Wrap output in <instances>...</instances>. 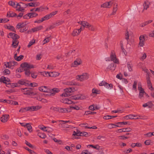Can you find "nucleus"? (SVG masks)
<instances>
[{"label": "nucleus", "mask_w": 154, "mask_h": 154, "mask_svg": "<svg viewBox=\"0 0 154 154\" xmlns=\"http://www.w3.org/2000/svg\"><path fill=\"white\" fill-rule=\"evenodd\" d=\"M38 90L41 91L50 93V96H53L55 93H57L59 91L58 88H54L51 89L48 88L46 86H43L39 87Z\"/></svg>", "instance_id": "obj_1"}, {"label": "nucleus", "mask_w": 154, "mask_h": 154, "mask_svg": "<svg viewBox=\"0 0 154 154\" xmlns=\"http://www.w3.org/2000/svg\"><path fill=\"white\" fill-rule=\"evenodd\" d=\"M21 67L25 71V75L27 76H29L30 74V69L34 68V66L30 63L25 62L22 63L21 65Z\"/></svg>", "instance_id": "obj_2"}, {"label": "nucleus", "mask_w": 154, "mask_h": 154, "mask_svg": "<svg viewBox=\"0 0 154 154\" xmlns=\"http://www.w3.org/2000/svg\"><path fill=\"white\" fill-rule=\"evenodd\" d=\"M16 29H19V31L21 32H23L26 31L28 29V27L25 23H19L16 26Z\"/></svg>", "instance_id": "obj_3"}, {"label": "nucleus", "mask_w": 154, "mask_h": 154, "mask_svg": "<svg viewBox=\"0 0 154 154\" xmlns=\"http://www.w3.org/2000/svg\"><path fill=\"white\" fill-rule=\"evenodd\" d=\"M20 89L21 92H22L24 95L32 96L36 94L33 91V89L30 88H21Z\"/></svg>", "instance_id": "obj_4"}, {"label": "nucleus", "mask_w": 154, "mask_h": 154, "mask_svg": "<svg viewBox=\"0 0 154 154\" xmlns=\"http://www.w3.org/2000/svg\"><path fill=\"white\" fill-rule=\"evenodd\" d=\"M74 88H69L64 89V92L63 93L61 96L63 97H68L71 95L70 93L74 91Z\"/></svg>", "instance_id": "obj_5"}, {"label": "nucleus", "mask_w": 154, "mask_h": 154, "mask_svg": "<svg viewBox=\"0 0 154 154\" xmlns=\"http://www.w3.org/2000/svg\"><path fill=\"white\" fill-rule=\"evenodd\" d=\"M89 75L87 73H85L82 75H78L76 76V79L78 81L81 82L89 78Z\"/></svg>", "instance_id": "obj_6"}, {"label": "nucleus", "mask_w": 154, "mask_h": 154, "mask_svg": "<svg viewBox=\"0 0 154 154\" xmlns=\"http://www.w3.org/2000/svg\"><path fill=\"white\" fill-rule=\"evenodd\" d=\"M111 60L113 61L114 63L117 64H119V61L116 58V55L114 51H111L110 55Z\"/></svg>", "instance_id": "obj_7"}, {"label": "nucleus", "mask_w": 154, "mask_h": 154, "mask_svg": "<svg viewBox=\"0 0 154 154\" xmlns=\"http://www.w3.org/2000/svg\"><path fill=\"white\" fill-rule=\"evenodd\" d=\"M146 36V35L145 34L142 35L140 36L139 45L140 47H143L144 45Z\"/></svg>", "instance_id": "obj_8"}, {"label": "nucleus", "mask_w": 154, "mask_h": 154, "mask_svg": "<svg viewBox=\"0 0 154 154\" xmlns=\"http://www.w3.org/2000/svg\"><path fill=\"white\" fill-rule=\"evenodd\" d=\"M82 61L80 59H77L75 60L74 61L73 63L71 64V66L73 67H76L79 65L82 64Z\"/></svg>", "instance_id": "obj_9"}, {"label": "nucleus", "mask_w": 154, "mask_h": 154, "mask_svg": "<svg viewBox=\"0 0 154 154\" xmlns=\"http://www.w3.org/2000/svg\"><path fill=\"white\" fill-rule=\"evenodd\" d=\"M82 30H83L82 27L81 26L80 29L74 30L72 32V35L73 36H77L79 35Z\"/></svg>", "instance_id": "obj_10"}, {"label": "nucleus", "mask_w": 154, "mask_h": 154, "mask_svg": "<svg viewBox=\"0 0 154 154\" xmlns=\"http://www.w3.org/2000/svg\"><path fill=\"white\" fill-rule=\"evenodd\" d=\"M8 38H11L13 40H17L19 38V36L17 35L14 33L10 32L8 36Z\"/></svg>", "instance_id": "obj_11"}, {"label": "nucleus", "mask_w": 154, "mask_h": 154, "mask_svg": "<svg viewBox=\"0 0 154 154\" xmlns=\"http://www.w3.org/2000/svg\"><path fill=\"white\" fill-rule=\"evenodd\" d=\"M116 65V64L114 63H112L109 64L107 68V71L111 70L112 72H113L115 69Z\"/></svg>", "instance_id": "obj_12"}, {"label": "nucleus", "mask_w": 154, "mask_h": 154, "mask_svg": "<svg viewBox=\"0 0 154 154\" xmlns=\"http://www.w3.org/2000/svg\"><path fill=\"white\" fill-rule=\"evenodd\" d=\"M112 4V2L111 1L106 2L102 4L101 5V7L103 8H110L111 7Z\"/></svg>", "instance_id": "obj_13"}, {"label": "nucleus", "mask_w": 154, "mask_h": 154, "mask_svg": "<svg viewBox=\"0 0 154 154\" xmlns=\"http://www.w3.org/2000/svg\"><path fill=\"white\" fill-rule=\"evenodd\" d=\"M9 118V115L5 114L3 115L1 118V121L2 122H6L8 119Z\"/></svg>", "instance_id": "obj_14"}, {"label": "nucleus", "mask_w": 154, "mask_h": 154, "mask_svg": "<svg viewBox=\"0 0 154 154\" xmlns=\"http://www.w3.org/2000/svg\"><path fill=\"white\" fill-rule=\"evenodd\" d=\"M131 129L129 128H123L117 130L116 131V132L121 133L122 132H130L131 131Z\"/></svg>", "instance_id": "obj_15"}, {"label": "nucleus", "mask_w": 154, "mask_h": 154, "mask_svg": "<svg viewBox=\"0 0 154 154\" xmlns=\"http://www.w3.org/2000/svg\"><path fill=\"white\" fill-rule=\"evenodd\" d=\"M18 83L21 85H29V83L28 82V81L23 79H21L19 80L18 82Z\"/></svg>", "instance_id": "obj_16"}, {"label": "nucleus", "mask_w": 154, "mask_h": 154, "mask_svg": "<svg viewBox=\"0 0 154 154\" xmlns=\"http://www.w3.org/2000/svg\"><path fill=\"white\" fill-rule=\"evenodd\" d=\"M150 5V2L147 1H145L143 4V10L142 12L145 9L147 10L148 8L149 7V5Z\"/></svg>", "instance_id": "obj_17"}, {"label": "nucleus", "mask_w": 154, "mask_h": 154, "mask_svg": "<svg viewBox=\"0 0 154 154\" xmlns=\"http://www.w3.org/2000/svg\"><path fill=\"white\" fill-rule=\"evenodd\" d=\"M61 102L67 104H71L73 102L71 100L68 98H64L61 100Z\"/></svg>", "instance_id": "obj_18"}, {"label": "nucleus", "mask_w": 154, "mask_h": 154, "mask_svg": "<svg viewBox=\"0 0 154 154\" xmlns=\"http://www.w3.org/2000/svg\"><path fill=\"white\" fill-rule=\"evenodd\" d=\"M43 28V27L42 26H37L34 28H32L31 30L33 32H34L38 31L40 30H41Z\"/></svg>", "instance_id": "obj_19"}, {"label": "nucleus", "mask_w": 154, "mask_h": 154, "mask_svg": "<svg viewBox=\"0 0 154 154\" xmlns=\"http://www.w3.org/2000/svg\"><path fill=\"white\" fill-rule=\"evenodd\" d=\"M0 81L1 82H3L4 83H5L6 85L8 83H9L10 80L8 79V80H6L5 77L2 76L0 78Z\"/></svg>", "instance_id": "obj_20"}, {"label": "nucleus", "mask_w": 154, "mask_h": 154, "mask_svg": "<svg viewBox=\"0 0 154 154\" xmlns=\"http://www.w3.org/2000/svg\"><path fill=\"white\" fill-rule=\"evenodd\" d=\"M4 65L5 66L6 68H11L13 65V64L11 62H4Z\"/></svg>", "instance_id": "obj_21"}, {"label": "nucleus", "mask_w": 154, "mask_h": 154, "mask_svg": "<svg viewBox=\"0 0 154 154\" xmlns=\"http://www.w3.org/2000/svg\"><path fill=\"white\" fill-rule=\"evenodd\" d=\"M22 6L20 2L19 3H17L16 7H15L17 8V11H23V9L21 7Z\"/></svg>", "instance_id": "obj_22"}, {"label": "nucleus", "mask_w": 154, "mask_h": 154, "mask_svg": "<svg viewBox=\"0 0 154 154\" xmlns=\"http://www.w3.org/2000/svg\"><path fill=\"white\" fill-rule=\"evenodd\" d=\"M91 147L92 148L97 150H99L100 149V146L98 144H97L95 145H89L87 146V147L89 148Z\"/></svg>", "instance_id": "obj_23"}, {"label": "nucleus", "mask_w": 154, "mask_h": 154, "mask_svg": "<svg viewBox=\"0 0 154 154\" xmlns=\"http://www.w3.org/2000/svg\"><path fill=\"white\" fill-rule=\"evenodd\" d=\"M40 3L38 2H30L28 3V5L30 7H36L40 5Z\"/></svg>", "instance_id": "obj_24"}, {"label": "nucleus", "mask_w": 154, "mask_h": 154, "mask_svg": "<svg viewBox=\"0 0 154 154\" xmlns=\"http://www.w3.org/2000/svg\"><path fill=\"white\" fill-rule=\"evenodd\" d=\"M17 14L13 11H10L8 12L7 14V16L9 17H13L16 16Z\"/></svg>", "instance_id": "obj_25"}, {"label": "nucleus", "mask_w": 154, "mask_h": 154, "mask_svg": "<svg viewBox=\"0 0 154 154\" xmlns=\"http://www.w3.org/2000/svg\"><path fill=\"white\" fill-rule=\"evenodd\" d=\"M82 26H83V28H82L83 30L85 28H88L89 27V26L90 24L87 22V21H84V22H82Z\"/></svg>", "instance_id": "obj_26"}, {"label": "nucleus", "mask_w": 154, "mask_h": 154, "mask_svg": "<svg viewBox=\"0 0 154 154\" xmlns=\"http://www.w3.org/2000/svg\"><path fill=\"white\" fill-rule=\"evenodd\" d=\"M6 86L8 87H11V88H14L15 87H17V83H8L7 85H6Z\"/></svg>", "instance_id": "obj_27"}, {"label": "nucleus", "mask_w": 154, "mask_h": 154, "mask_svg": "<svg viewBox=\"0 0 154 154\" xmlns=\"http://www.w3.org/2000/svg\"><path fill=\"white\" fill-rule=\"evenodd\" d=\"M60 112L64 113L68 112V110L65 108L59 107L58 112Z\"/></svg>", "instance_id": "obj_28"}, {"label": "nucleus", "mask_w": 154, "mask_h": 154, "mask_svg": "<svg viewBox=\"0 0 154 154\" xmlns=\"http://www.w3.org/2000/svg\"><path fill=\"white\" fill-rule=\"evenodd\" d=\"M131 146L132 147H134L135 146L138 147H142V145L140 143H132L131 145Z\"/></svg>", "instance_id": "obj_29"}, {"label": "nucleus", "mask_w": 154, "mask_h": 154, "mask_svg": "<svg viewBox=\"0 0 154 154\" xmlns=\"http://www.w3.org/2000/svg\"><path fill=\"white\" fill-rule=\"evenodd\" d=\"M53 73L51 72L50 73V72H43V74L44 76H51V77H53L54 75H52L51 74H52Z\"/></svg>", "instance_id": "obj_30"}, {"label": "nucleus", "mask_w": 154, "mask_h": 154, "mask_svg": "<svg viewBox=\"0 0 154 154\" xmlns=\"http://www.w3.org/2000/svg\"><path fill=\"white\" fill-rule=\"evenodd\" d=\"M18 43L19 42L17 40H13L12 45L14 48H16Z\"/></svg>", "instance_id": "obj_31"}, {"label": "nucleus", "mask_w": 154, "mask_h": 154, "mask_svg": "<svg viewBox=\"0 0 154 154\" xmlns=\"http://www.w3.org/2000/svg\"><path fill=\"white\" fill-rule=\"evenodd\" d=\"M117 6L118 5L117 4L115 5L114 6V7L113 9V11L111 14L112 15H114L116 13L118 9Z\"/></svg>", "instance_id": "obj_32"}, {"label": "nucleus", "mask_w": 154, "mask_h": 154, "mask_svg": "<svg viewBox=\"0 0 154 154\" xmlns=\"http://www.w3.org/2000/svg\"><path fill=\"white\" fill-rule=\"evenodd\" d=\"M28 14L29 15L30 18L35 17L38 16V14L35 12L29 13Z\"/></svg>", "instance_id": "obj_33"}, {"label": "nucleus", "mask_w": 154, "mask_h": 154, "mask_svg": "<svg viewBox=\"0 0 154 154\" xmlns=\"http://www.w3.org/2000/svg\"><path fill=\"white\" fill-rule=\"evenodd\" d=\"M105 87L108 89H111L113 88V85L111 84H109L106 82Z\"/></svg>", "instance_id": "obj_34"}, {"label": "nucleus", "mask_w": 154, "mask_h": 154, "mask_svg": "<svg viewBox=\"0 0 154 154\" xmlns=\"http://www.w3.org/2000/svg\"><path fill=\"white\" fill-rule=\"evenodd\" d=\"M51 17V16H50L49 14H47L44 17H43L42 18V21H43L46 20H48Z\"/></svg>", "instance_id": "obj_35"}, {"label": "nucleus", "mask_w": 154, "mask_h": 154, "mask_svg": "<svg viewBox=\"0 0 154 154\" xmlns=\"http://www.w3.org/2000/svg\"><path fill=\"white\" fill-rule=\"evenodd\" d=\"M38 136L40 138L43 139L45 138L46 137L45 134L41 133H38Z\"/></svg>", "instance_id": "obj_36"}, {"label": "nucleus", "mask_w": 154, "mask_h": 154, "mask_svg": "<svg viewBox=\"0 0 154 154\" xmlns=\"http://www.w3.org/2000/svg\"><path fill=\"white\" fill-rule=\"evenodd\" d=\"M26 126L29 131L31 132L32 131V127L31 125L29 123H26Z\"/></svg>", "instance_id": "obj_37"}, {"label": "nucleus", "mask_w": 154, "mask_h": 154, "mask_svg": "<svg viewBox=\"0 0 154 154\" xmlns=\"http://www.w3.org/2000/svg\"><path fill=\"white\" fill-rule=\"evenodd\" d=\"M32 106L33 111L37 110L42 108V106Z\"/></svg>", "instance_id": "obj_38"}, {"label": "nucleus", "mask_w": 154, "mask_h": 154, "mask_svg": "<svg viewBox=\"0 0 154 154\" xmlns=\"http://www.w3.org/2000/svg\"><path fill=\"white\" fill-rule=\"evenodd\" d=\"M24 148L25 149L27 150L29 152L30 154H37L36 152H35L34 151L31 150L30 149H29L27 147H25Z\"/></svg>", "instance_id": "obj_39"}, {"label": "nucleus", "mask_w": 154, "mask_h": 154, "mask_svg": "<svg viewBox=\"0 0 154 154\" xmlns=\"http://www.w3.org/2000/svg\"><path fill=\"white\" fill-rule=\"evenodd\" d=\"M27 111H28V110H27V107H26L22 108H21L20 109V110H19V112L23 113V112H25Z\"/></svg>", "instance_id": "obj_40"}, {"label": "nucleus", "mask_w": 154, "mask_h": 154, "mask_svg": "<svg viewBox=\"0 0 154 154\" xmlns=\"http://www.w3.org/2000/svg\"><path fill=\"white\" fill-rule=\"evenodd\" d=\"M96 113V112H92L90 111H88L85 112V115H87L89 114L94 115Z\"/></svg>", "instance_id": "obj_41"}, {"label": "nucleus", "mask_w": 154, "mask_h": 154, "mask_svg": "<svg viewBox=\"0 0 154 154\" xmlns=\"http://www.w3.org/2000/svg\"><path fill=\"white\" fill-rule=\"evenodd\" d=\"M7 28L9 29H10L13 32H16L15 29L14 27L12 26H7Z\"/></svg>", "instance_id": "obj_42"}, {"label": "nucleus", "mask_w": 154, "mask_h": 154, "mask_svg": "<svg viewBox=\"0 0 154 154\" xmlns=\"http://www.w3.org/2000/svg\"><path fill=\"white\" fill-rule=\"evenodd\" d=\"M89 30L91 31H93L95 30V28L93 25H90L89 26V27L88 28Z\"/></svg>", "instance_id": "obj_43"}, {"label": "nucleus", "mask_w": 154, "mask_h": 154, "mask_svg": "<svg viewBox=\"0 0 154 154\" xmlns=\"http://www.w3.org/2000/svg\"><path fill=\"white\" fill-rule=\"evenodd\" d=\"M73 98L75 100L83 99L82 96L80 95L74 96Z\"/></svg>", "instance_id": "obj_44"}, {"label": "nucleus", "mask_w": 154, "mask_h": 154, "mask_svg": "<svg viewBox=\"0 0 154 154\" xmlns=\"http://www.w3.org/2000/svg\"><path fill=\"white\" fill-rule=\"evenodd\" d=\"M1 138L2 139L4 140H7L8 139L9 137L7 135H2L1 136Z\"/></svg>", "instance_id": "obj_45"}, {"label": "nucleus", "mask_w": 154, "mask_h": 154, "mask_svg": "<svg viewBox=\"0 0 154 154\" xmlns=\"http://www.w3.org/2000/svg\"><path fill=\"white\" fill-rule=\"evenodd\" d=\"M146 79L147 85L152 84L150 79L149 75H148L146 76Z\"/></svg>", "instance_id": "obj_46"}, {"label": "nucleus", "mask_w": 154, "mask_h": 154, "mask_svg": "<svg viewBox=\"0 0 154 154\" xmlns=\"http://www.w3.org/2000/svg\"><path fill=\"white\" fill-rule=\"evenodd\" d=\"M23 12L22 11L19 13L18 15H16V17L18 19H19L23 17Z\"/></svg>", "instance_id": "obj_47"}, {"label": "nucleus", "mask_w": 154, "mask_h": 154, "mask_svg": "<svg viewBox=\"0 0 154 154\" xmlns=\"http://www.w3.org/2000/svg\"><path fill=\"white\" fill-rule=\"evenodd\" d=\"M50 109L54 111L58 112L59 107H56L52 106L51 107Z\"/></svg>", "instance_id": "obj_48"}, {"label": "nucleus", "mask_w": 154, "mask_h": 154, "mask_svg": "<svg viewBox=\"0 0 154 154\" xmlns=\"http://www.w3.org/2000/svg\"><path fill=\"white\" fill-rule=\"evenodd\" d=\"M3 73L4 75H8L10 73V71L8 69H5L3 71Z\"/></svg>", "instance_id": "obj_49"}, {"label": "nucleus", "mask_w": 154, "mask_h": 154, "mask_svg": "<svg viewBox=\"0 0 154 154\" xmlns=\"http://www.w3.org/2000/svg\"><path fill=\"white\" fill-rule=\"evenodd\" d=\"M147 119V117L146 116H139L138 117L135 118V119Z\"/></svg>", "instance_id": "obj_50"}, {"label": "nucleus", "mask_w": 154, "mask_h": 154, "mask_svg": "<svg viewBox=\"0 0 154 154\" xmlns=\"http://www.w3.org/2000/svg\"><path fill=\"white\" fill-rule=\"evenodd\" d=\"M24 57L23 56V55H20L19 57H17V58H16V60L17 61H20L21 60L23 59Z\"/></svg>", "instance_id": "obj_51"}, {"label": "nucleus", "mask_w": 154, "mask_h": 154, "mask_svg": "<svg viewBox=\"0 0 154 154\" xmlns=\"http://www.w3.org/2000/svg\"><path fill=\"white\" fill-rule=\"evenodd\" d=\"M127 67L129 71L130 72L132 71L133 66L130 64H127Z\"/></svg>", "instance_id": "obj_52"}, {"label": "nucleus", "mask_w": 154, "mask_h": 154, "mask_svg": "<svg viewBox=\"0 0 154 154\" xmlns=\"http://www.w3.org/2000/svg\"><path fill=\"white\" fill-rule=\"evenodd\" d=\"M25 143L28 146H29L30 148H33V146L30 143H29L26 140H25Z\"/></svg>", "instance_id": "obj_53"}, {"label": "nucleus", "mask_w": 154, "mask_h": 154, "mask_svg": "<svg viewBox=\"0 0 154 154\" xmlns=\"http://www.w3.org/2000/svg\"><path fill=\"white\" fill-rule=\"evenodd\" d=\"M137 81H135L134 82V84L132 86V88L133 89L136 90H137Z\"/></svg>", "instance_id": "obj_54"}, {"label": "nucleus", "mask_w": 154, "mask_h": 154, "mask_svg": "<svg viewBox=\"0 0 154 154\" xmlns=\"http://www.w3.org/2000/svg\"><path fill=\"white\" fill-rule=\"evenodd\" d=\"M0 20L1 23H5L9 21V20L7 18H0Z\"/></svg>", "instance_id": "obj_55"}, {"label": "nucleus", "mask_w": 154, "mask_h": 154, "mask_svg": "<svg viewBox=\"0 0 154 154\" xmlns=\"http://www.w3.org/2000/svg\"><path fill=\"white\" fill-rule=\"evenodd\" d=\"M8 4L13 7H15V4L14 2H13L12 1H10L8 2Z\"/></svg>", "instance_id": "obj_56"}, {"label": "nucleus", "mask_w": 154, "mask_h": 154, "mask_svg": "<svg viewBox=\"0 0 154 154\" xmlns=\"http://www.w3.org/2000/svg\"><path fill=\"white\" fill-rule=\"evenodd\" d=\"M35 40H33L32 41H31L29 43L27 47L28 48L30 47L35 42Z\"/></svg>", "instance_id": "obj_57"}, {"label": "nucleus", "mask_w": 154, "mask_h": 154, "mask_svg": "<svg viewBox=\"0 0 154 154\" xmlns=\"http://www.w3.org/2000/svg\"><path fill=\"white\" fill-rule=\"evenodd\" d=\"M132 150L131 149H128L125 150L124 152L125 154H128L132 152Z\"/></svg>", "instance_id": "obj_58"}, {"label": "nucleus", "mask_w": 154, "mask_h": 154, "mask_svg": "<svg viewBox=\"0 0 154 154\" xmlns=\"http://www.w3.org/2000/svg\"><path fill=\"white\" fill-rule=\"evenodd\" d=\"M144 93H145L144 92H143V91H140L139 95V98H141L142 97H143Z\"/></svg>", "instance_id": "obj_59"}, {"label": "nucleus", "mask_w": 154, "mask_h": 154, "mask_svg": "<svg viewBox=\"0 0 154 154\" xmlns=\"http://www.w3.org/2000/svg\"><path fill=\"white\" fill-rule=\"evenodd\" d=\"M137 115L130 114L129 115V117L130 119H135V118H134V117L137 116Z\"/></svg>", "instance_id": "obj_60"}, {"label": "nucleus", "mask_w": 154, "mask_h": 154, "mask_svg": "<svg viewBox=\"0 0 154 154\" xmlns=\"http://www.w3.org/2000/svg\"><path fill=\"white\" fill-rule=\"evenodd\" d=\"M37 76V74L36 72H33L31 73V76L33 78H36Z\"/></svg>", "instance_id": "obj_61"}, {"label": "nucleus", "mask_w": 154, "mask_h": 154, "mask_svg": "<svg viewBox=\"0 0 154 154\" xmlns=\"http://www.w3.org/2000/svg\"><path fill=\"white\" fill-rule=\"evenodd\" d=\"M20 4H21V5H22L21 6V7H22V8H23V10H24V8L28 6V5L23 3L21 2H20Z\"/></svg>", "instance_id": "obj_62"}, {"label": "nucleus", "mask_w": 154, "mask_h": 154, "mask_svg": "<svg viewBox=\"0 0 154 154\" xmlns=\"http://www.w3.org/2000/svg\"><path fill=\"white\" fill-rule=\"evenodd\" d=\"M119 139L121 140H125L126 139H128L129 137H125L124 136H121L119 137Z\"/></svg>", "instance_id": "obj_63"}, {"label": "nucleus", "mask_w": 154, "mask_h": 154, "mask_svg": "<svg viewBox=\"0 0 154 154\" xmlns=\"http://www.w3.org/2000/svg\"><path fill=\"white\" fill-rule=\"evenodd\" d=\"M105 138L104 136L99 135L97 137V139L98 140H103Z\"/></svg>", "instance_id": "obj_64"}]
</instances>
